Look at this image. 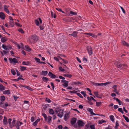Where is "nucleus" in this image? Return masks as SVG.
<instances>
[{"label": "nucleus", "instance_id": "obj_50", "mask_svg": "<svg viewBox=\"0 0 129 129\" xmlns=\"http://www.w3.org/2000/svg\"><path fill=\"white\" fill-rule=\"evenodd\" d=\"M70 13L71 14L74 15H76L77 13L76 12H74L72 11H71L70 12Z\"/></svg>", "mask_w": 129, "mask_h": 129}, {"label": "nucleus", "instance_id": "obj_18", "mask_svg": "<svg viewBox=\"0 0 129 129\" xmlns=\"http://www.w3.org/2000/svg\"><path fill=\"white\" fill-rule=\"evenodd\" d=\"M121 43V44L123 45L124 46H129V44H127L126 42L124 41H122Z\"/></svg>", "mask_w": 129, "mask_h": 129}, {"label": "nucleus", "instance_id": "obj_7", "mask_svg": "<svg viewBox=\"0 0 129 129\" xmlns=\"http://www.w3.org/2000/svg\"><path fill=\"white\" fill-rule=\"evenodd\" d=\"M59 111H60V113H58L57 115L60 118H61L63 116V110L60 109L59 110Z\"/></svg>", "mask_w": 129, "mask_h": 129}, {"label": "nucleus", "instance_id": "obj_9", "mask_svg": "<svg viewBox=\"0 0 129 129\" xmlns=\"http://www.w3.org/2000/svg\"><path fill=\"white\" fill-rule=\"evenodd\" d=\"M116 86H117L116 85H114L113 86V88L114 89V90L113 91L116 92L117 94L119 95V92L117 91Z\"/></svg>", "mask_w": 129, "mask_h": 129}, {"label": "nucleus", "instance_id": "obj_16", "mask_svg": "<svg viewBox=\"0 0 129 129\" xmlns=\"http://www.w3.org/2000/svg\"><path fill=\"white\" fill-rule=\"evenodd\" d=\"M77 33H78L77 32V31H74L72 34H70L69 35L73 36L74 37L76 38V37H77Z\"/></svg>", "mask_w": 129, "mask_h": 129}, {"label": "nucleus", "instance_id": "obj_23", "mask_svg": "<svg viewBox=\"0 0 129 129\" xmlns=\"http://www.w3.org/2000/svg\"><path fill=\"white\" fill-rule=\"evenodd\" d=\"M3 93L4 94H10V91L9 90L4 91L3 92Z\"/></svg>", "mask_w": 129, "mask_h": 129}, {"label": "nucleus", "instance_id": "obj_36", "mask_svg": "<svg viewBox=\"0 0 129 129\" xmlns=\"http://www.w3.org/2000/svg\"><path fill=\"white\" fill-rule=\"evenodd\" d=\"M10 25L11 26L13 27L14 25V23L13 22V20H10Z\"/></svg>", "mask_w": 129, "mask_h": 129}, {"label": "nucleus", "instance_id": "obj_48", "mask_svg": "<svg viewBox=\"0 0 129 129\" xmlns=\"http://www.w3.org/2000/svg\"><path fill=\"white\" fill-rule=\"evenodd\" d=\"M90 127L91 129H95L94 125H91Z\"/></svg>", "mask_w": 129, "mask_h": 129}, {"label": "nucleus", "instance_id": "obj_39", "mask_svg": "<svg viewBox=\"0 0 129 129\" xmlns=\"http://www.w3.org/2000/svg\"><path fill=\"white\" fill-rule=\"evenodd\" d=\"M1 101L2 102L4 101L5 99V98L4 96H1Z\"/></svg>", "mask_w": 129, "mask_h": 129}, {"label": "nucleus", "instance_id": "obj_17", "mask_svg": "<svg viewBox=\"0 0 129 129\" xmlns=\"http://www.w3.org/2000/svg\"><path fill=\"white\" fill-rule=\"evenodd\" d=\"M15 120L14 119L13 120V121L12 122V123L11 124V123L10 124V127L11 128H12L13 126H15Z\"/></svg>", "mask_w": 129, "mask_h": 129}, {"label": "nucleus", "instance_id": "obj_53", "mask_svg": "<svg viewBox=\"0 0 129 129\" xmlns=\"http://www.w3.org/2000/svg\"><path fill=\"white\" fill-rule=\"evenodd\" d=\"M77 94L79 96L80 98H83V96L81 94L79 93H77Z\"/></svg>", "mask_w": 129, "mask_h": 129}, {"label": "nucleus", "instance_id": "obj_54", "mask_svg": "<svg viewBox=\"0 0 129 129\" xmlns=\"http://www.w3.org/2000/svg\"><path fill=\"white\" fill-rule=\"evenodd\" d=\"M116 125L115 126V128L116 129L117 128V127L119 125V124L118 123V122L117 121H116Z\"/></svg>", "mask_w": 129, "mask_h": 129}, {"label": "nucleus", "instance_id": "obj_38", "mask_svg": "<svg viewBox=\"0 0 129 129\" xmlns=\"http://www.w3.org/2000/svg\"><path fill=\"white\" fill-rule=\"evenodd\" d=\"M4 104H5L4 103H2V102H1V103H0V107H2V108H4Z\"/></svg>", "mask_w": 129, "mask_h": 129}, {"label": "nucleus", "instance_id": "obj_12", "mask_svg": "<svg viewBox=\"0 0 129 129\" xmlns=\"http://www.w3.org/2000/svg\"><path fill=\"white\" fill-rule=\"evenodd\" d=\"M69 113H66L64 115V120L66 121L69 117Z\"/></svg>", "mask_w": 129, "mask_h": 129}, {"label": "nucleus", "instance_id": "obj_2", "mask_svg": "<svg viewBox=\"0 0 129 129\" xmlns=\"http://www.w3.org/2000/svg\"><path fill=\"white\" fill-rule=\"evenodd\" d=\"M111 83L110 82H108L105 83H93V84L95 86H103V85L106 86V85L110 84Z\"/></svg>", "mask_w": 129, "mask_h": 129}, {"label": "nucleus", "instance_id": "obj_5", "mask_svg": "<svg viewBox=\"0 0 129 129\" xmlns=\"http://www.w3.org/2000/svg\"><path fill=\"white\" fill-rule=\"evenodd\" d=\"M79 127H82L85 124L81 120H78L77 122Z\"/></svg>", "mask_w": 129, "mask_h": 129}, {"label": "nucleus", "instance_id": "obj_40", "mask_svg": "<svg viewBox=\"0 0 129 129\" xmlns=\"http://www.w3.org/2000/svg\"><path fill=\"white\" fill-rule=\"evenodd\" d=\"M11 72L13 75H15L16 73L14 69H12L11 70Z\"/></svg>", "mask_w": 129, "mask_h": 129}, {"label": "nucleus", "instance_id": "obj_33", "mask_svg": "<svg viewBox=\"0 0 129 129\" xmlns=\"http://www.w3.org/2000/svg\"><path fill=\"white\" fill-rule=\"evenodd\" d=\"M94 94L95 95L97 98H101V97H99L98 95H99V94H98V92H94Z\"/></svg>", "mask_w": 129, "mask_h": 129}, {"label": "nucleus", "instance_id": "obj_14", "mask_svg": "<svg viewBox=\"0 0 129 129\" xmlns=\"http://www.w3.org/2000/svg\"><path fill=\"white\" fill-rule=\"evenodd\" d=\"M87 111L89 112L90 114L92 115H97L96 114L94 113L93 112V110L92 109H91L89 108H88L87 109Z\"/></svg>", "mask_w": 129, "mask_h": 129}, {"label": "nucleus", "instance_id": "obj_59", "mask_svg": "<svg viewBox=\"0 0 129 129\" xmlns=\"http://www.w3.org/2000/svg\"><path fill=\"white\" fill-rule=\"evenodd\" d=\"M77 92V91L75 90H74L73 91H70V92L71 93H76Z\"/></svg>", "mask_w": 129, "mask_h": 129}, {"label": "nucleus", "instance_id": "obj_3", "mask_svg": "<svg viewBox=\"0 0 129 129\" xmlns=\"http://www.w3.org/2000/svg\"><path fill=\"white\" fill-rule=\"evenodd\" d=\"M9 59L11 63H16L18 62V60L15 58H13L12 59L11 58H9Z\"/></svg>", "mask_w": 129, "mask_h": 129}, {"label": "nucleus", "instance_id": "obj_22", "mask_svg": "<svg viewBox=\"0 0 129 129\" xmlns=\"http://www.w3.org/2000/svg\"><path fill=\"white\" fill-rule=\"evenodd\" d=\"M3 123L5 125H7L8 124L7 119L6 118L5 116L4 117V119L3 120Z\"/></svg>", "mask_w": 129, "mask_h": 129}, {"label": "nucleus", "instance_id": "obj_13", "mask_svg": "<svg viewBox=\"0 0 129 129\" xmlns=\"http://www.w3.org/2000/svg\"><path fill=\"white\" fill-rule=\"evenodd\" d=\"M4 10L8 13H9V11L8 9V7L6 5H5L4 6Z\"/></svg>", "mask_w": 129, "mask_h": 129}, {"label": "nucleus", "instance_id": "obj_26", "mask_svg": "<svg viewBox=\"0 0 129 129\" xmlns=\"http://www.w3.org/2000/svg\"><path fill=\"white\" fill-rule=\"evenodd\" d=\"M49 112L50 114H53L54 113V111L52 109H49Z\"/></svg>", "mask_w": 129, "mask_h": 129}, {"label": "nucleus", "instance_id": "obj_1", "mask_svg": "<svg viewBox=\"0 0 129 129\" xmlns=\"http://www.w3.org/2000/svg\"><path fill=\"white\" fill-rule=\"evenodd\" d=\"M38 40V37L36 35L32 36L29 39V41L31 43H34L35 42H37Z\"/></svg>", "mask_w": 129, "mask_h": 129}, {"label": "nucleus", "instance_id": "obj_20", "mask_svg": "<svg viewBox=\"0 0 129 129\" xmlns=\"http://www.w3.org/2000/svg\"><path fill=\"white\" fill-rule=\"evenodd\" d=\"M2 47L3 48L6 50H9V48H10V47H9L8 46H7L6 45H3Z\"/></svg>", "mask_w": 129, "mask_h": 129}, {"label": "nucleus", "instance_id": "obj_56", "mask_svg": "<svg viewBox=\"0 0 129 129\" xmlns=\"http://www.w3.org/2000/svg\"><path fill=\"white\" fill-rule=\"evenodd\" d=\"M12 121V119L11 118H9L8 119V122L9 123V126L10 125V124H11V121Z\"/></svg>", "mask_w": 129, "mask_h": 129}, {"label": "nucleus", "instance_id": "obj_8", "mask_svg": "<svg viewBox=\"0 0 129 129\" xmlns=\"http://www.w3.org/2000/svg\"><path fill=\"white\" fill-rule=\"evenodd\" d=\"M48 75L50 77L52 78H54L56 77V76L55 75L50 72H49Z\"/></svg>", "mask_w": 129, "mask_h": 129}, {"label": "nucleus", "instance_id": "obj_25", "mask_svg": "<svg viewBox=\"0 0 129 129\" xmlns=\"http://www.w3.org/2000/svg\"><path fill=\"white\" fill-rule=\"evenodd\" d=\"M22 64L24 65H27L28 64H30V63L29 61H27V62H26L25 61H23L22 62Z\"/></svg>", "mask_w": 129, "mask_h": 129}, {"label": "nucleus", "instance_id": "obj_55", "mask_svg": "<svg viewBox=\"0 0 129 129\" xmlns=\"http://www.w3.org/2000/svg\"><path fill=\"white\" fill-rule=\"evenodd\" d=\"M9 106L8 104L7 103H5V104L4 105V108H5L6 107L8 106Z\"/></svg>", "mask_w": 129, "mask_h": 129}, {"label": "nucleus", "instance_id": "obj_64", "mask_svg": "<svg viewBox=\"0 0 129 129\" xmlns=\"http://www.w3.org/2000/svg\"><path fill=\"white\" fill-rule=\"evenodd\" d=\"M62 60L64 63H67L68 62V61H67L66 60H65L63 59H62Z\"/></svg>", "mask_w": 129, "mask_h": 129}, {"label": "nucleus", "instance_id": "obj_42", "mask_svg": "<svg viewBox=\"0 0 129 129\" xmlns=\"http://www.w3.org/2000/svg\"><path fill=\"white\" fill-rule=\"evenodd\" d=\"M101 104V102H96V105L97 106H100Z\"/></svg>", "mask_w": 129, "mask_h": 129}, {"label": "nucleus", "instance_id": "obj_57", "mask_svg": "<svg viewBox=\"0 0 129 129\" xmlns=\"http://www.w3.org/2000/svg\"><path fill=\"white\" fill-rule=\"evenodd\" d=\"M56 9L58 11L61 12L62 13H64L62 11V10L60 9H58L57 8H56Z\"/></svg>", "mask_w": 129, "mask_h": 129}, {"label": "nucleus", "instance_id": "obj_44", "mask_svg": "<svg viewBox=\"0 0 129 129\" xmlns=\"http://www.w3.org/2000/svg\"><path fill=\"white\" fill-rule=\"evenodd\" d=\"M81 83L79 81H77V82H73L72 83L73 84H80Z\"/></svg>", "mask_w": 129, "mask_h": 129}, {"label": "nucleus", "instance_id": "obj_32", "mask_svg": "<svg viewBox=\"0 0 129 129\" xmlns=\"http://www.w3.org/2000/svg\"><path fill=\"white\" fill-rule=\"evenodd\" d=\"M110 119L112 121H114V117L113 115H111L110 116Z\"/></svg>", "mask_w": 129, "mask_h": 129}, {"label": "nucleus", "instance_id": "obj_28", "mask_svg": "<svg viewBox=\"0 0 129 129\" xmlns=\"http://www.w3.org/2000/svg\"><path fill=\"white\" fill-rule=\"evenodd\" d=\"M63 76L65 77H67L70 78H71L72 77V75H71L68 74H64Z\"/></svg>", "mask_w": 129, "mask_h": 129}, {"label": "nucleus", "instance_id": "obj_30", "mask_svg": "<svg viewBox=\"0 0 129 129\" xmlns=\"http://www.w3.org/2000/svg\"><path fill=\"white\" fill-rule=\"evenodd\" d=\"M81 93L83 95L85 98H86V93L85 91H82L81 92Z\"/></svg>", "mask_w": 129, "mask_h": 129}, {"label": "nucleus", "instance_id": "obj_19", "mask_svg": "<svg viewBox=\"0 0 129 129\" xmlns=\"http://www.w3.org/2000/svg\"><path fill=\"white\" fill-rule=\"evenodd\" d=\"M48 74V72L47 71H43L41 74L42 75L45 76Z\"/></svg>", "mask_w": 129, "mask_h": 129}, {"label": "nucleus", "instance_id": "obj_31", "mask_svg": "<svg viewBox=\"0 0 129 129\" xmlns=\"http://www.w3.org/2000/svg\"><path fill=\"white\" fill-rule=\"evenodd\" d=\"M35 23L38 26H39V23L38 20L37 19H36L35 21Z\"/></svg>", "mask_w": 129, "mask_h": 129}, {"label": "nucleus", "instance_id": "obj_29", "mask_svg": "<svg viewBox=\"0 0 129 129\" xmlns=\"http://www.w3.org/2000/svg\"><path fill=\"white\" fill-rule=\"evenodd\" d=\"M123 116L127 122H129V119L128 118V117H127L125 116V115H123Z\"/></svg>", "mask_w": 129, "mask_h": 129}, {"label": "nucleus", "instance_id": "obj_58", "mask_svg": "<svg viewBox=\"0 0 129 129\" xmlns=\"http://www.w3.org/2000/svg\"><path fill=\"white\" fill-rule=\"evenodd\" d=\"M59 69L61 71L63 72L64 71V69H62L61 67H60L59 68Z\"/></svg>", "mask_w": 129, "mask_h": 129}, {"label": "nucleus", "instance_id": "obj_34", "mask_svg": "<svg viewBox=\"0 0 129 129\" xmlns=\"http://www.w3.org/2000/svg\"><path fill=\"white\" fill-rule=\"evenodd\" d=\"M7 39L5 37L1 39V41L3 42H4L5 41H6Z\"/></svg>", "mask_w": 129, "mask_h": 129}, {"label": "nucleus", "instance_id": "obj_60", "mask_svg": "<svg viewBox=\"0 0 129 129\" xmlns=\"http://www.w3.org/2000/svg\"><path fill=\"white\" fill-rule=\"evenodd\" d=\"M15 23L18 26L20 27H21L22 25H20V24L16 22H15Z\"/></svg>", "mask_w": 129, "mask_h": 129}, {"label": "nucleus", "instance_id": "obj_11", "mask_svg": "<svg viewBox=\"0 0 129 129\" xmlns=\"http://www.w3.org/2000/svg\"><path fill=\"white\" fill-rule=\"evenodd\" d=\"M77 120V119L76 118H73L71 121V123L72 125H74Z\"/></svg>", "mask_w": 129, "mask_h": 129}, {"label": "nucleus", "instance_id": "obj_37", "mask_svg": "<svg viewBox=\"0 0 129 129\" xmlns=\"http://www.w3.org/2000/svg\"><path fill=\"white\" fill-rule=\"evenodd\" d=\"M52 117L50 116H48V121L49 122H50L51 121V120L52 119Z\"/></svg>", "mask_w": 129, "mask_h": 129}, {"label": "nucleus", "instance_id": "obj_52", "mask_svg": "<svg viewBox=\"0 0 129 129\" xmlns=\"http://www.w3.org/2000/svg\"><path fill=\"white\" fill-rule=\"evenodd\" d=\"M3 52H4V54H6L7 53H8L9 52V50H4L3 51Z\"/></svg>", "mask_w": 129, "mask_h": 129}, {"label": "nucleus", "instance_id": "obj_15", "mask_svg": "<svg viewBox=\"0 0 129 129\" xmlns=\"http://www.w3.org/2000/svg\"><path fill=\"white\" fill-rule=\"evenodd\" d=\"M5 15L4 13L2 12H0V18L3 19H4L5 18Z\"/></svg>", "mask_w": 129, "mask_h": 129}, {"label": "nucleus", "instance_id": "obj_61", "mask_svg": "<svg viewBox=\"0 0 129 129\" xmlns=\"http://www.w3.org/2000/svg\"><path fill=\"white\" fill-rule=\"evenodd\" d=\"M63 127L61 125H59L58 126V128L59 129H62Z\"/></svg>", "mask_w": 129, "mask_h": 129}, {"label": "nucleus", "instance_id": "obj_27", "mask_svg": "<svg viewBox=\"0 0 129 129\" xmlns=\"http://www.w3.org/2000/svg\"><path fill=\"white\" fill-rule=\"evenodd\" d=\"M5 89V87L2 85H0V90L3 91Z\"/></svg>", "mask_w": 129, "mask_h": 129}, {"label": "nucleus", "instance_id": "obj_43", "mask_svg": "<svg viewBox=\"0 0 129 129\" xmlns=\"http://www.w3.org/2000/svg\"><path fill=\"white\" fill-rule=\"evenodd\" d=\"M19 32H20L22 34H23L24 33V31H23V30L22 28H20L18 30Z\"/></svg>", "mask_w": 129, "mask_h": 129}, {"label": "nucleus", "instance_id": "obj_4", "mask_svg": "<svg viewBox=\"0 0 129 129\" xmlns=\"http://www.w3.org/2000/svg\"><path fill=\"white\" fill-rule=\"evenodd\" d=\"M115 64H116L117 67H118V68H121L122 67V65H123L125 67H127V65L124 64H123L122 65L120 62H116L115 63Z\"/></svg>", "mask_w": 129, "mask_h": 129}, {"label": "nucleus", "instance_id": "obj_46", "mask_svg": "<svg viewBox=\"0 0 129 129\" xmlns=\"http://www.w3.org/2000/svg\"><path fill=\"white\" fill-rule=\"evenodd\" d=\"M21 70L22 71H23L26 70V67H21Z\"/></svg>", "mask_w": 129, "mask_h": 129}, {"label": "nucleus", "instance_id": "obj_51", "mask_svg": "<svg viewBox=\"0 0 129 129\" xmlns=\"http://www.w3.org/2000/svg\"><path fill=\"white\" fill-rule=\"evenodd\" d=\"M69 82L68 81V82H66L63 84V85L65 87H67L68 86V83Z\"/></svg>", "mask_w": 129, "mask_h": 129}, {"label": "nucleus", "instance_id": "obj_6", "mask_svg": "<svg viewBox=\"0 0 129 129\" xmlns=\"http://www.w3.org/2000/svg\"><path fill=\"white\" fill-rule=\"evenodd\" d=\"M87 50L88 51L89 54L90 55H91L92 54V48L90 46H88L87 47Z\"/></svg>", "mask_w": 129, "mask_h": 129}, {"label": "nucleus", "instance_id": "obj_45", "mask_svg": "<svg viewBox=\"0 0 129 129\" xmlns=\"http://www.w3.org/2000/svg\"><path fill=\"white\" fill-rule=\"evenodd\" d=\"M23 87H25V88H27L28 89L30 90H32V88L30 87L27 86H24Z\"/></svg>", "mask_w": 129, "mask_h": 129}, {"label": "nucleus", "instance_id": "obj_62", "mask_svg": "<svg viewBox=\"0 0 129 129\" xmlns=\"http://www.w3.org/2000/svg\"><path fill=\"white\" fill-rule=\"evenodd\" d=\"M54 59L56 61H58L59 60L58 58L56 57H54Z\"/></svg>", "mask_w": 129, "mask_h": 129}, {"label": "nucleus", "instance_id": "obj_24", "mask_svg": "<svg viewBox=\"0 0 129 129\" xmlns=\"http://www.w3.org/2000/svg\"><path fill=\"white\" fill-rule=\"evenodd\" d=\"M42 80L44 81L47 82L49 80V79L46 77H42Z\"/></svg>", "mask_w": 129, "mask_h": 129}, {"label": "nucleus", "instance_id": "obj_63", "mask_svg": "<svg viewBox=\"0 0 129 129\" xmlns=\"http://www.w3.org/2000/svg\"><path fill=\"white\" fill-rule=\"evenodd\" d=\"M118 107V106L117 105H114V108L115 109H117Z\"/></svg>", "mask_w": 129, "mask_h": 129}, {"label": "nucleus", "instance_id": "obj_49", "mask_svg": "<svg viewBox=\"0 0 129 129\" xmlns=\"http://www.w3.org/2000/svg\"><path fill=\"white\" fill-rule=\"evenodd\" d=\"M42 115L44 117L45 119L46 120L47 118V116L45 113H43Z\"/></svg>", "mask_w": 129, "mask_h": 129}, {"label": "nucleus", "instance_id": "obj_35", "mask_svg": "<svg viewBox=\"0 0 129 129\" xmlns=\"http://www.w3.org/2000/svg\"><path fill=\"white\" fill-rule=\"evenodd\" d=\"M98 122L99 124H101L103 122H105L106 121L105 120L102 119L101 120H99Z\"/></svg>", "mask_w": 129, "mask_h": 129}, {"label": "nucleus", "instance_id": "obj_10", "mask_svg": "<svg viewBox=\"0 0 129 129\" xmlns=\"http://www.w3.org/2000/svg\"><path fill=\"white\" fill-rule=\"evenodd\" d=\"M22 123L18 121L16 124V127L17 129H19V126H20L22 124Z\"/></svg>", "mask_w": 129, "mask_h": 129}, {"label": "nucleus", "instance_id": "obj_47", "mask_svg": "<svg viewBox=\"0 0 129 129\" xmlns=\"http://www.w3.org/2000/svg\"><path fill=\"white\" fill-rule=\"evenodd\" d=\"M46 101L49 103H50L51 102V100L49 99H48L47 98H46Z\"/></svg>", "mask_w": 129, "mask_h": 129}, {"label": "nucleus", "instance_id": "obj_21", "mask_svg": "<svg viewBox=\"0 0 129 129\" xmlns=\"http://www.w3.org/2000/svg\"><path fill=\"white\" fill-rule=\"evenodd\" d=\"M25 50L28 52H30L31 50V48L29 47L28 46H26L25 47Z\"/></svg>", "mask_w": 129, "mask_h": 129}, {"label": "nucleus", "instance_id": "obj_41", "mask_svg": "<svg viewBox=\"0 0 129 129\" xmlns=\"http://www.w3.org/2000/svg\"><path fill=\"white\" fill-rule=\"evenodd\" d=\"M34 59L37 62H39H39H40V60L39 58L37 57H35L34 58Z\"/></svg>", "mask_w": 129, "mask_h": 129}]
</instances>
